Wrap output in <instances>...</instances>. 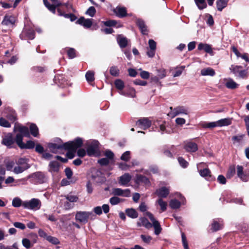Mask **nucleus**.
I'll list each match as a JSON object with an SVG mask.
<instances>
[{
	"label": "nucleus",
	"mask_w": 249,
	"mask_h": 249,
	"mask_svg": "<svg viewBox=\"0 0 249 249\" xmlns=\"http://www.w3.org/2000/svg\"><path fill=\"white\" fill-rule=\"evenodd\" d=\"M83 140L81 138H77L74 141L65 142L62 144L50 143L48 146L51 152L56 153L59 149H71L73 151L77 150L82 146Z\"/></svg>",
	"instance_id": "nucleus-1"
},
{
	"label": "nucleus",
	"mask_w": 249,
	"mask_h": 249,
	"mask_svg": "<svg viewBox=\"0 0 249 249\" xmlns=\"http://www.w3.org/2000/svg\"><path fill=\"white\" fill-rule=\"evenodd\" d=\"M30 167L27 159L24 158L19 159L16 162L15 167L13 169V172L16 174L23 173Z\"/></svg>",
	"instance_id": "nucleus-2"
},
{
	"label": "nucleus",
	"mask_w": 249,
	"mask_h": 249,
	"mask_svg": "<svg viewBox=\"0 0 249 249\" xmlns=\"http://www.w3.org/2000/svg\"><path fill=\"white\" fill-rule=\"evenodd\" d=\"M41 206L42 203L40 200L36 198L24 201L23 203L24 208L35 211L39 210Z\"/></svg>",
	"instance_id": "nucleus-3"
},
{
	"label": "nucleus",
	"mask_w": 249,
	"mask_h": 249,
	"mask_svg": "<svg viewBox=\"0 0 249 249\" xmlns=\"http://www.w3.org/2000/svg\"><path fill=\"white\" fill-rule=\"evenodd\" d=\"M170 109L171 111L168 115L171 118H174L180 114L187 115L189 113L188 109L183 106H178L175 108L171 107Z\"/></svg>",
	"instance_id": "nucleus-4"
},
{
	"label": "nucleus",
	"mask_w": 249,
	"mask_h": 249,
	"mask_svg": "<svg viewBox=\"0 0 249 249\" xmlns=\"http://www.w3.org/2000/svg\"><path fill=\"white\" fill-rule=\"evenodd\" d=\"M29 178H33L36 183L42 184L47 181V178L45 174L41 172H36L28 177Z\"/></svg>",
	"instance_id": "nucleus-5"
},
{
	"label": "nucleus",
	"mask_w": 249,
	"mask_h": 249,
	"mask_svg": "<svg viewBox=\"0 0 249 249\" xmlns=\"http://www.w3.org/2000/svg\"><path fill=\"white\" fill-rule=\"evenodd\" d=\"M224 223L223 220H213L209 227V231L215 232L223 229Z\"/></svg>",
	"instance_id": "nucleus-6"
},
{
	"label": "nucleus",
	"mask_w": 249,
	"mask_h": 249,
	"mask_svg": "<svg viewBox=\"0 0 249 249\" xmlns=\"http://www.w3.org/2000/svg\"><path fill=\"white\" fill-rule=\"evenodd\" d=\"M242 66L232 65L230 69L236 75L243 79L248 76V72L246 70H240Z\"/></svg>",
	"instance_id": "nucleus-7"
},
{
	"label": "nucleus",
	"mask_w": 249,
	"mask_h": 249,
	"mask_svg": "<svg viewBox=\"0 0 249 249\" xmlns=\"http://www.w3.org/2000/svg\"><path fill=\"white\" fill-rule=\"evenodd\" d=\"M16 22V18L14 16L10 15H6L1 23L3 26L10 27L13 26Z\"/></svg>",
	"instance_id": "nucleus-8"
},
{
	"label": "nucleus",
	"mask_w": 249,
	"mask_h": 249,
	"mask_svg": "<svg viewBox=\"0 0 249 249\" xmlns=\"http://www.w3.org/2000/svg\"><path fill=\"white\" fill-rule=\"evenodd\" d=\"M98 142L95 141L87 148V152L89 156H94L98 153Z\"/></svg>",
	"instance_id": "nucleus-9"
},
{
	"label": "nucleus",
	"mask_w": 249,
	"mask_h": 249,
	"mask_svg": "<svg viewBox=\"0 0 249 249\" xmlns=\"http://www.w3.org/2000/svg\"><path fill=\"white\" fill-rule=\"evenodd\" d=\"M112 194L116 196L129 197L130 196V191L128 189L123 190L121 188H117L112 189Z\"/></svg>",
	"instance_id": "nucleus-10"
},
{
	"label": "nucleus",
	"mask_w": 249,
	"mask_h": 249,
	"mask_svg": "<svg viewBox=\"0 0 249 249\" xmlns=\"http://www.w3.org/2000/svg\"><path fill=\"white\" fill-rule=\"evenodd\" d=\"M14 142L15 139L11 133H8L5 135L2 140V143L9 148L12 147Z\"/></svg>",
	"instance_id": "nucleus-11"
},
{
	"label": "nucleus",
	"mask_w": 249,
	"mask_h": 249,
	"mask_svg": "<svg viewBox=\"0 0 249 249\" xmlns=\"http://www.w3.org/2000/svg\"><path fill=\"white\" fill-rule=\"evenodd\" d=\"M136 124L141 129H146L151 125V122L146 118L139 119L136 123Z\"/></svg>",
	"instance_id": "nucleus-12"
},
{
	"label": "nucleus",
	"mask_w": 249,
	"mask_h": 249,
	"mask_svg": "<svg viewBox=\"0 0 249 249\" xmlns=\"http://www.w3.org/2000/svg\"><path fill=\"white\" fill-rule=\"evenodd\" d=\"M199 173L201 177L205 178L208 181H211L215 179L214 177L211 175V171L208 168L199 170Z\"/></svg>",
	"instance_id": "nucleus-13"
},
{
	"label": "nucleus",
	"mask_w": 249,
	"mask_h": 249,
	"mask_svg": "<svg viewBox=\"0 0 249 249\" xmlns=\"http://www.w3.org/2000/svg\"><path fill=\"white\" fill-rule=\"evenodd\" d=\"M184 148L187 152H195L198 149V146L194 142H187L185 143Z\"/></svg>",
	"instance_id": "nucleus-14"
},
{
	"label": "nucleus",
	"mask_w": 249,
	"mask_h": 249,
	"mask_svg": "<svg viewBox=\"0 0 249 249\" xmlns=\"http://www.w3.org/2000/svg\"><path fill=\"white\" fill-rule=\"evenodd\" d=\"M60 169V164L57 161H52L49 164L48 171L52 174L58 172Z\"/></svg>",
	"instance_id": "nucleus-15"
},
{
	"label": "nucleus",
	"mask_w": 249,
	"mask_h": 249,
	"mask_svg": "<svg viewBox=\"0 0 249 249\" xmlns=\"http://www.w3.org/2000/svg\"><path fill=\"white\" fill-rule=\"evenodd\" d=\"M92 19H85L84 17H81L76 22L82 25L85 28H89L92 24Z\"/></svg>",
	"instance_id": "nucleus-16"
},
{
	"label": "nucleus",
	"mask_w": 249,
	"mask_h": 249,
	"mask_svg": "<svg viewBox=\"0 0 249 249\" xmlns=\"http://www.w3.org/2000/svg\"><path fill=\"white\" fill-rule=\"evenodd\" d=\"M169 193V190L165 187H161L157 189L155 192V194L161 198V197H166Z\"/></svg>",
	"instance_id": "nucleus-17"
},
{
	"label": "nucleus",
	"mask_w": 249,
	"mask_h": 249,
	"mask_svg": "<svg viewBox=\"0 0 249 249\" xmlns=\"http://www.w3.org/2000/svg\"><path fill=\"white\" fill-rule=\"evenodd\" d=\"M131 176L128 173H125L119 178V183L120 185L125 186L131 180Z\"/></svg>",
	"instance_id": "nucleus-18"
},
{
	"label": "nucleus",
	"mask_w": 249,
	"mask_h": 249,
	"mask_svg": "<svg viewBox=\"0 0 249 249\" xmlns=\"http://www.w3.org/2000/svg\"><path fill=\"white\" fill-rule=\"evenodd\" d=\"M237 174L238 177L243 181H247L249 179V176L245 175L243 172V167L240 165L237 166Z\"/></svg>",
	"instance_id": "nucleus-19"
},
{
	"label": "nucleus",
	"mask_w": 249,
	"mask_h": 249,
	"mask_svg": "<svg viewBox=\"0 0 249 249\" xmlns=\"http://www.w3.org/2000/svg\"><path fill=\"white\" fill-rule=\"evenodd\" d=\"M117 40L120 48H124L127 46L128 44V40L126 37H124L121 35H119L117 37Z\"/></svg>",
	"instance_id": "nucleus-20"
},
{
	"label": "nucleus",
	"mask_w": 249,
	"mask_h": 249,
	"mask_svg": "<svg viewBox=\"0 0 249 249\" xmlns=\"http://www.w3.org/2000/svg\"><path fill=\"white\" fill-rule=\"evenodd\" d=\"M200 73L202 76H213L215 74V72L213 69L208 67L202 69Z\"/></svg>",
	"instance_id": "nucleus-21"
},
{
	"label": "nucleus",
	"mask_w": 249,
	"mask_h": 249,
	"mask_svg": "<svg viewBox=\"0 0 249 249\" xmlns=\"http://www.w3.org/2000/svg\"><path fill=\"white\" fill-rule=\"evenodd\" d=\"M197 49L200 51L204 50L205 52L210 54L213 53L211 45L207 44L200 43L198 44Z\"/></svg>",
	"instance_id": "nucleus-22"
},
{
	"label": "nucleus",
	"mask_w": 249,
	"mask_h": 249,
	"mask_svg": "<svg viewBox=\"0 0 249 249\" xmlns=\"http://www.w3.org/2000/svg\"><path fill=\"white\" fill-rule=\"evenodd\" d=\"M216 122L217 127L228 126L231 124V120L230 118L222 119Z\"/></svg>",
	"instance_id": "nucleus-23"
},
{
	"label": "nucleus",
	"mask_w": 249,
	"mask_h": 249,
	"mask_svg": "<svg viewBox=\"0 0 249 249\" xmlns=\"http://www.w3.org/2000/svg\"><path fill=\"white\" fill-rule=\"evenodd\" d=\"M151 219L152 220V226H153L155 230V234L156 235H159L161 231L160 224L158 221L156 220L155 219Z\"/></svg>",
	"instance_id": "nucleus-24"
},
{
	"label": "nucleus",
	"mask_w": 249,
	"mask_h": 249,
	"mask_svg": "<svg viewBox=\"0 0 249 249\" xmlns=\"http://www.w3.org/2000/svg\"><path fill=\"white\" fill-rule=\"evenodd\" d=\"M115 12L119 18H123L126 15V10L124 7H117L115 10Z\"/></svg>",
	"instance_id": "nucleus-25"
},
{
	"label": "nucleus",
	"mask_w": 249,
	"mask_h": 249,
	"mask_svg": "<svg viewBox=\"0 0 249 249\" xmlns=\"http://www.w3.org/2000/svg\"><path fill=\"white\" fill-rule=\"evenodd\" d=\"M136 182L137 183H143L146 185L150 183L148 178L142 175H138L136 176Z\"/></svg>",
	"instance_id": "nucleus-26"
},
{
	"label": "nucleus",
	"mask_w": 249,
	"mask_h": 249,
	"mask_svg": "<svg viewBox=\"0 0 249 249\" xmlns=\"http://www.w3.org/2000/svg\"><path fill=\"white\" fill-rule=\"evenodd\" d=\"M93 215L92 212H78L75 215V218H89Z\"/></svg>",
	"instance_id": "nucleus-27"
},
{
	"label": "nucleus",
	"mask_w": 249,
	"mask_h": 249,
	"mask_svg": "<svg viewBox=\"0 0 249 249\" xmlns=\"http://www.w3.org/2000/svg\"><path fill=\"white\" fill-rule=\"evenodd\" d=\"M238 84L233 81L232 79H229L225 83L226 87L229 89H235L238 88Z\"/></svg>",
	"instance_id": "nucleus-28"
},
{
	"label": "nucleus",
	"mask_w": 249,
	"mask_h": 249,
	"mask_svg": "<svg viewBox=\"0 0 249 249\" xmlns=\"http://www.w3.org/2000/svg\"><path fill=\"white\" fill-rule=\"evenodd\" d=\"M228 0H217L216 6L218 11H221L227 5Z\"/></svg>",
	"instance_id": "nucleus-29"
},
{
	"label": "nucleus",
	"mask_w": 249,
	"mask_h": 249,
	"mask_svg": "<svg viewBox=\"0 0 249 249\" xmlns=\"http://www.w3.org/2000/svg\"><path fill=\"white\" fill-rule=\"evenodd\" d=\"M23 136L21 134H17L15 142L17 143L18 145L21 149H23L24 143L23 142Z\"/></svg>",
	"instance_id": "nucleus-30"
},
{
	"label": "nucleus",
	"mask_w": 249,
	"mask_h": 249,
	"mask_svg": "<svg viewBox=\"0 0 249 249\" xmlns=\"http://www.w3.org/2000/svg\"><path fill=\"white\" fill-rule=\"evenodd\" d=\"M139 208L140 211L145 212L146 215L149 218H153L152 214L150 213L147 212V207L144 202L141 203Z\"/></svg>",
	"instance_id": "nucleus-31"
},
{
	"label": "nucleus",
	"mask_w": 249,
	"mask_h": 249,
	"mask_svg": "<svg viewBox=\"0 0 249 249\" xmlns=\"http://www.w3.org/2000/svg\"><path fill=\"white\" fill-rule=\"evenodd\" d=\"M200 125L204 128H213L217 127L216 122H203L201 123Z\"/></svg>",
	"instance_id": "nucleus-32"
},
{
	"label": "nucleus",
	"mask_w": 249,
	"mask_h": 249,
	"mask_svg": "<svg viewBox=\"0 0 249 249\" xmlns=\"http://www.w3.org/2000/svg\"><path fill=\"white\" fill-rule=\"evenodd\" d=\"M116 88L119 90V92L123 91V89L124 87V82L121 79H117L114 82Z\"/></svg>",
	"instance_id": "nucleus-33"
},
{
	"label": "nucleus",
	"mask_w": 249,
	"mask_h": 249,
	"mask_svg": "<svg viewBox=\"0 0 249 249\" xmlns=\"http://www.w3.org/2000/svg\"><path fill=\"white\" fill-rule=\"evenodd\" d=\"M125 213L126 215L131 218H137L138 217V213L134 209H127L125 210Z\"/></svg>",
	"instance_id": "nucleus-34"
},
{
	"label": "nucleus",
	"mask_w": 249,
	"mask_h": 249,
	"mask_svg": "<svg viewBox=\"0 0 249 249\" xmlns=\"http://www.w3.org/2000/svg\"><path fill=\"white\" fill-rule=\"evenodd\" d=\"M30 131L31 134L34 137H37L38 135V129L37 126L35 124H31L30 126Z\"/></svg>",
	"instance_id": "nucleus-35"
},
{
	"label": "nucleus",
	"mask_w": 249,
	"mask_h": 249,
	"mask_svg": "<svg viewBox=\"0 0 249 249\" xmlns=\"http://www.w3.org/2000/svg\"><path fill=\"white\" fill-rule=\"evenodd\" d=\"M18 131L20 133L22 134L23 136L28 137L30 136V133L29 132V129L26 126H20L18 127Z\"/></svg>",
	"instance_id": "nucleus-36"
},
{
	"label": "nucleus",
	"mask_w": 249,
	"mask_h": 249,
	"mask_svg": "<svg viewBox=\"0 0 249 249\" xmlns=\"http://www.w3.org/2000/svg\"><path fill=\"white\" fill-rule=\"evenodd\" d=\"M138 225L139 226H143L147 229L152 227V224L148 220V219H141V222H138Z\"/></svg>",
	"instance_id": "nucleus-37"
},
{
	"label": "nucleus",
	"mask_w": 249,
	"mask_h": 249,
	"mask_svg": "<svg viewBox=\"0 0 249 249\" xmlns=\"http://www.w3.org/2000/svg\"><path fill=\"white\" fill-rule=\"evenodd\" d=\"M119 93L124 96H128L131 97H134L135 96V90L133 88L129 89L128 91H121L119 92Z\"/></svg>",
	"instance_id": "nucleus-38"
},
{
	"label": "nucleus",
	"mask_w": 249,
	"mask_h": 249,
	"mask_svg": "<svg viewBox=\"0 0 249 249\" xmlns=\"http://www.w3.org/2000/svg\"><path fill=\"white\" fill-rule=\"evenodd\" d=\"M23 201L21 200L19 197H15L12 200V205L14 207H19L20 206L23 207Z\"/></svg>",
	"instance_id": "nucleus-39"
},
{
	"label": "nucleus",
	"mask_w": 249,
	"mask_h": 249,
	"mask_svg": "<svg viewBox=\"0 0 249 249\" xmlns=\"http://www.w3.org/2000/svg\"><path fill=\"white\" fill-rule=\"evenodd\" d=\"M170 207L173 209H176L180 207V202L176 199H172L170 201Z\"/></svg>",
	"instance_id": "nucleus-40"
},
{
	"label": "nucleus",
	"mask_w": 249,
	"mask_h": 249,
	"mask_svg": "<svg viewBox=\"0 0 249 249\" xmlns=\"http://www.w3.org/2000/svg\"><path fill=\"white\" fill-rule=\"evenodd\" d=\"M156 203L158 204L160 206L162 212L165 211L166 210L167 203L165 201H163L162 198H159L157 201Z\"/></svg>",
	"instance_id": "nucleus-41"
},
{
	"label": "nucleus",
	"mask_w": 249,
	"mask_h": 249,
	"mask_svg": "<svg viewBox=\"0 0 249 249\" xmlns=\"http://www.w3.org/2000/svg\"><path fill=\"white\" fill-rule=\"evenodd\" d=\"M195 2L200 10H202L207 7L205 0H195Z\"/></svg>",
	"instance_id": "nucleus-42"
},
{
	"label": "nucleus",
	"mask_w": 249,
	"mask_h": 249,
	"mask_svg": "<svg viewBox=\"0 0 249 249\" xmlns=\"http://www.w3.org/2000/svg\"><path fill=\"white\" fill-rule=\"evenodd\" d=\"M86 78L89 83L93 82L94 80V73L92 71H88L86 73Z\"/></svg>",
	"instance_id": "nucleus-43"
},
{
	"label": "nucleus",
	"mask_w": 249,
	"mask_h": 249,
	"mask_svg": "<svg viewBox=\"0 0 249 249\" xmlns=\"http://www.w3.org/2000/svg\"><path fill=\"white\" fill-rule=\"evenodd\" d=\"M23 33L30 39H33L35 37V32L32 29H29L28 30H24Z\"/></svg>",
	"instance_id": "nucleus-44"
},
{
	"label": "nucleus",
	"mask_w": 249,
	"mask_h": 249,
	"mask_svg": "<svg viewBox=\"0 0 249 249\" xmlns=\"http://www.w3.org/2000/svg\"><path fill=\"white\" fill-rule=\"evenodd\" d=\"M244 135H240L237 136H234L232 137V141H233V143L234 144L236 143H241L244 137Z\"/></svg>",
	"instance_id": "nucleus-45"
},
{
	"label": "nucleus",
	"mask_w": 249,
	"mask_h": 249,
	"mask_svg": "<svg viewBox=\"0 0 249 249\" xmlns=\"http://www.w3.org/2000/svg\"><path fill=\"white\" fill-rule=\"evenodd\" d=\"M157 76L160 79H163L166 76V71L164 69L161 68L157 70Z\"/></svg>",
	"instance_id": "nucleus-46"
},
{
	"label": "nucleus",
	"mask_w": 249,
	"mask_h": 249,
	"mask_svg": "<svg viewBox=\"0 0 249 249\" xmlns=\"http://www.w3.org/2000/svg\"><path fill=\"white\" fill-rule=\"evenodd\" d=\"M43 3L45 6L51 12L55 13V6L53 4H51L47 0H43Z\"/></svg>",
	"instance_id": "nucleus-47"
},
{
	"label": "nucleus",
	"mask_w": 249,
	"mask_h": 249,
	"mask_svg": "<svg viewBox=\"0 0 249 249\" xmlns=\"http://www.w3.org/2000/svg\"><path fill=\"white\" fill-rule=\"evenodd\" d=\"M179 165L183 168H186L188 165V162L182 157H178V159Z\"/></svg>",
	"instance_id": "nucleus-48"
},
{
	"label": "nucleus",
	"mask_w": 249,
	"mask_h": 249,
	"mask_svg": "<svg viewBox=\"0 0 249 249\" xmlns=\"http://www.w3.org/2000/svg\"><path fill=\"white\" fill-rule=\"evenodd\" d=\"M0 125L1 126L5 127H10L11 124L10 123L5 119L3 118H0Z\"/></svg>",
	"instance_id": "nucleus-49"
},
{
	"label": "nucleus",
	"mask_w": 249,
	"mask_h": 249,
	"mask_svg": "<svg viewBox=\"0 0 249 249\" xmlns=\"http://www.w3.org/2000/svg\"><path fill=\"white\" fill-rule=\"evenodd\" d=\"M77 220L76 223H73L72 225L75 226L77 228L79 229L81 227V226L79 224H83L88 222V219H76Z\"/></svg>",
	"instance_id": "nucleus-50"
},
{
	"label": "nucleus",
	"mask_w": 249,
	"mask_h": 249,
	"mask_svg": "<svg viewBox=\"0 0 249 249\" xmlns=\"http://www.w3.org/2000/svg\"><path fill=\"white\" fill-rule=\"evenodd\" d=\"M121 201V199L115 196L111 197L109 199V202L112 205H115L119 204Z\"/></svg>",
	"instance_id": "nucleus-51"
},
{
	"label": "nucleus",
	"mask_w": 249,
	"mask_h": 249,
	"mask_svg": "<svg viewBox=\"0 0 249 249\" xmlns=\"http://www.w3.org/2000/svg\"><path fill=\"white\" fill-rule=\"evenodd\" d=\"M110 73L114 76H118L119 74V70L115 66H112L110 69Z\"/></svg>",
	"instance_id": "nucleus-52"
},
{
	"label": "nucleus",
	"mask_w": 249,
	"mask_h": 249,
	"mask_svg": "<svg viewBox=\"0 0 249 249\" xmlns=\"http://www.w3.org/2000/svg\"><path fill=\"white\" fill-rule=\"evenodd\" d=\"M235 173V169L234 166H230L227 173V177L231 178Z\"/></svg>",
	"instance_id": "nucleus-53"
},
{
	"label": "nucleus",
	"mask_w": 249,
	"mask_h": 249,
	"mask_svg": "<svg viewBox=\"0 0 249 249\" xmlns=\"http://www.w3.org/2000/svg\"><path fill=\"white\" fill-rule=\"evenodd\" d=\"M35 147V142L32 141H28L26 143H24L23 144V148L26 149H32Z\"/></svg>",
	"instance_id": "nucleus-54"
},
{
	"label": "nucleus",
	"mask_w": 249,
	"mask_h": 249,
	"mask_svg": "<svg viewBox=\"0 0 249 249\" xmlns=\"http://www.w3.org/2000/svg\"><path fill=\"white\" fill-rule=\"evenodd\" d=\"M104 25L108 27L115 26L117 23L116 21L114 20H109L106 21H102Z\"/></svg>",
	"instance_id": "nucleus-55"
},
{
	"label": "nucleus",
	"mask_w": 249,
	"mask_h": 249,
	"mask_svg": "<svg viewBox=\"0 0 249 249\" xmlns=\"http://www.w3.org/2000/svg\"><path fill=\"white\" fill-rule=\"evenodd\" d=\"M66 198L68 201L71 202H75L78 199V196L72 195H68L66 196Z\"/></svg>",
	"instance_id": "nucleus-56"
},
{
	"label": "nucleus",
	"mask_w": 249,
	"mask_h": 249,
	"mask_svg": "<svg viewBox=\"0 0 249 249\" xmlns=\"http://www.w3.org/2000/svg\"><path fill=\"white\" fill-rule=\"evenodd\" d=\"M130 153L129 151H125L124 153L123 154V155L121 157V159L123 160L127 161L130 159Z\"/></svg>",
	"instance_id": "nucleus-57"
},
{
	"label": "nucleus",
	"mask_w": 249,
	"mask_h": 249,
	"mask_svg": "<svg viewBox=\"0 0 249 249\" xmlns=\"http://www.w3.org/2000/svg\"><path fill=\"white\" fill-rule=\"evenodd\" d=\"M181 239L184 249H188V247H189L185 234L184 232L181 233Z\"/></svg>",
	"instance_id": "nucleus-58"
},
{
	"label": "nucleus",
	"mask_w": 249,
	"mask_h": 249,
	"mask_svg": "<svg viewBox=\"0 0 249 249\" xmlns=\"http://www.w3.org/2000/svg\"><path fill=\"white\" fill-rule=\"evenodd\" d=\"M96 13V9L95 8L91 6L89 8L88 10L86 12V14L90 16V17H93Z\"/></svg>",
	"instance_id": "nucleus-59"
},
{
	"label": "nucleus",
	"mask_w": 249,
	"mask_h": 249,
	"mask_svg": "<svg viewBox=\"0 0 249 249\" xmlns=\"http://www.w3.org/2000/svg\"><path fill=\"white\" fill-rule=\"evenodd\" d=\"M22 243L23 246L26 249H29L31 246V242L27 238L23 239L22 240Z\"/></svg>",
	"instance_id": "nucleus-60"
},
{
	"label": "nucleus",
	"mask_w": 249,
	"mask_h": 249,
	"mask_svg": "<svg viewBox=\"0 0 249 249\" xmlns=\"http://www.w3.org/2000/svg\"><path fill=\"white\" fill-rule=\"evenodd\" d=\"M16 164L13 161L8 162L6 164V167L8 171L13 172V169L15 167Z\"/></svg>",
	"instance_id": "nucleus-61"
},
{
	"label": "nucleus",
	"mask_w": 249,
	"mask_h": 249,
	"mask_svg": "<svg viewBox=\"0 0 249 249\" xmlns=\"http://www.w3.org/2000/svg\"><path fill=\"white\" fill-rule=\"evenodd\" d=\"M47 240L55 245L59 243V241L57 238L51 236H48V237H47Z\"/></svg>",
	"instance_id": "nucleus-62"
},
{
	"label": "nucleus",
	"mask_w": 249,
	"mask_h": 249,
	"mask_svg": "<svg viewBox=\"0 0 249 249\" xmlns=\"http://www.w3.org/2000/svg\"><path fill=\"white\" fill-rule=\"evenodd\" d=\"M98 163L101 165H107L109 162V160L106 158H104L98 160Z\"/></svg>",
	"instance_id": "nucleus-63"
},
{
	"label": "nucleus",
	"mask_w": 249,
	"mask_h": 249,
	"mask_svg": "<svg viewBox=\"0 0 249 249\" xmlns=\"http://www.w3.org/2000/svg\"><path fill=\"white\" fill-rule=\"evenodd\" d=\"M68 55L70 58H73L75 57V51L74 49L70 48L67 52Z\"/></svg>",
	"instance_id": "nucleus-64"
}]
</instances>
